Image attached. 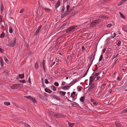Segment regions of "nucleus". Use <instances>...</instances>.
<instances>
[{"instance_id": "24", "label": "nucleus", "mask_w": 127, "mask_h": 127, "mask_svg": "<svg viewBox=\"0 0 127 127\" xmlns=\"http://www.w3.org/2000/svg\"><path fill=\"white\" fill-rule=\"evenodd\" d=\"M119 13L120 14L121 17L125 19V16L121 12H119Z\"/></svg>"}, {"instance_id": "9", "label": "nucleus", "mask_w": 127, "mask_h": 127, "mask_svg": "<svg viewBox=\"0 0 127 127\" xmlns=\"http://www.w3.org/2000/svg\"><path fill=\"white\" fill-rule=\"evenodd\" d=\"M42 27L41 25H40L38 28L36 30V31L35 33L34 34L35 35H36L39 32V31Z\"/></svg>"}, {"instance_id": "50", "label": "nucleus", "mask_w": 127, "mask_h": 127, "mask_svg": "<svg viewBox=\"0 0 127 127\" xmlns=\"http://www.w3.org/2000/svg\"><path fill=\"white\" fill-rule=\"evenodd\" d=\"M112 37H111V38H114L116 35V33H114Z\"/></svg>"}, {"instance_id": "8", "label": "nucleus", "mask_w": 127, "mask_h": 127, "mask_svg": "<svg viewBox=\"0 0 127 127\" xmlns=\"http://www.w3.org/2000/svg\"><path fill=\"white\" fill-rule=\"evenodd\" d=\"M95 86L94 85V84H92L88 89V91L90 92L91 91H92L93 89L95 87Z\"/></svg>"}, {"instance_id": "48", "label": "nucleus", "mask_w": 127, "mask_h": 127, "mask_svg": "<svg viewBox=\"0 0 127 127\" xmlns=\"http://www.w3.org/2000/svg\"><path fill=\"white\" fill-rule=\"evenodd\" d=\"M98 103L97 102H94L93 104L95 106H96L98 104Z\"/></svg>"}, {"instance_id": "46", "label": "nucleus", "mask_w": 127, "mask_h": 127, "mask_svg": "<svg viewBox=\"0 0 127 127\" xmlns=\"http://www.w3.org/2000/svg\"><path fill=\"white\" fill-rule=\"evenodd\" d=\"M45 83L46 84H48L49 83L48 80L47 79H45Z\"/></svg>"}, {"instance_id": "15", "label": "nucleus", "mask_w": 127, "mask_h": 127, "mask_svg": "<svg viewBox=\"0 0 127 127\" xmlns=\"http://www.w3.org/2000/svg\"><path fill=\"white\" fill-rule=\"evenodd\" d=\"M69 126L70 127H73V126L74 125L75 123H71L68 122Z\"/></svg>"}, {"instance_id": "33", "label": "nucleus", "mask_w": 127, "mask_h": 127, "mask_svg": "<svg viewBox=\"0 0 127 127\" xmlns=\"http://www.w3.org/2000/svg\"><path fill=\"white\" fill-rule=\"evenodd\" d=\"M112 26V24H108L106 25V27L108 28L110 27H111Z\"/></svg>"}, {"instance_id": "21", "label": "nucleus", "mask_w": 127, "mask_h": 127, "mask_svg": "<svg viewBox=\"0 0 127 127\" xmlns=\"http://www.w3.org/2000/svg\"><path fill=\"white\" fill-rule=\"evenodd\" d=\"M99 17L101 19H104L106 18V16L104 15H100Z\"/></svg>"}, {"instance_id": "30", "label": "nucleus", "mask_w": 127, "mask_h": 127, "mask_svg": "<svg viewBox=\"0 0 127 127\" xmlns=\"http://www.w3.org/2000/svg\"><path fill=\"white\" fill-rule=\"evenodd\" d=\"M31 100L34 103H35L36 102V100L35 98L32 97Z\"/></svg>"}, {"instance_id": "40", "label": "nucleus", "mask_w": 127, "mask_h": 127, "mask_svg": "<svg viewBox=\"0 0 127 127\" xmlns=\"http://www.w3.org/2000/svg\"><path fill=\"white\" fill-rule=\"evenodd\" d=\"M103 55L102 54L100 58H99V62H100V61L101 60H102V57H103Z\"/></svg>"}, {"instance_id": "12", "label": "nucleus", "mask_w": 127, "mask_h": 127, "mask_svg": "<svg viewBox=\"0 0 127 127\" xmlns=\"http://www.w3.org/2000/svg\"><path fill=\"white\" fill-rule=\"evenodd\" d=\"M95 77H94V76H91L89 80L90 82H93L95 80Z\"/></svg>"}, {"instance_id": "62", "label": "nucleus", "mask_w": 127, "mask_h": 127, "mask_svg": "<svg viewBox=\"0 0 127 127\" xmlns=\"http://www.w3.org/2000/svg\"><path fill=\"white\" fill-rule=\"evenodd\" d=\"M3 49L2 48H0V52H3Z\"/></svg>"}, {"instance_id": "64", "label": "nucleus", "mask_w": 127, "mask_h": 127, "mask_svg": "<svg viewBox=\"0 0 127 127\" xmlns=\"http://www.w3.org/2000/svg\"><path fill=\"white\" fill-rule=\"evenodd\" d=\"M117 79L119 81L120 80H121V79L120 78V77H118L117 78Z\"/></svg>"}, {"instance_id": "3", "label": "nucleus", "mask_w": 127, "mask_h": 127, "mask_svg": "<svg viewBox=\"0 0 127 127\" xmlns=\"http://www.w3.org/2000/svg\"><path fill=\"white\" fill-rule=\"evenodd\" d=\"M53 115L56 118H64L66 117L65 115L59 113H54Z\"/></svg>"}, {"instance_id": "43", "label": "nucleus", "mask_w": 127, "mask_h": 127, "mask_svg": "<svg viewBox=\"0 0 127 127\" xmlns=\"http://www.w3.org/2000/svg\"><path fill=\"white\" fill-rule=\"evenodd\" d=\"M54 84L56 86H58L59 85V83L57 82H55Z\"/></svg>"}, {"instance_id": "17", "label": "nucleus", "mask_w": 127, "mask_h": 127, "mask_svg": "<svg viewBox=\"0 0 127 127\" xmlns=\"http://www.w3.org/2000/svg\"><path fill=\"white\" fill-rule=\"evenodd\" d=\"M127 0H121L119 3L118 4V5H120L121 4H122L124 3L126 1H127Z\"/></svg>"}, {"instance_id": "36", "label": "nucleus", "mask_w": 127, "mask_h": 127, "mask_svg": "<svg viewBox=\"0 0 127 127\" xmlns=\"http://www.w3.org/2000/svg\"><path fill=\"white\" fill-rule=\"evenodd\" d=\"M45 61L44 60H43V61L42 63V64H43V67H44V66H45Z\"/></svg>"}, {"instance_id": "23", "label": "nucleus", "mask_w": 127, "mask_h": 127, "mask_svg": "<svg viewBox=\"0 0 127 127\" xmlns=\"http://www.w3.org/2000/svg\"><path fill=\"white\" fill-rule=\"evenodd\" d=\"M45 90L46 92L47 93H51V91L50 89L47 88H45Z\"/></svg>"}, {"instance_id": "28", "label": "nucleus", "mask_w": 127, "mask_h": 127, "mask_svg": "<svg viewBox=\"0 0 127 127\" xmlns=\"http://www.w3.org/2000/svg\"><path fill=\"white\" fill-rule=\"evenodd\" d=\"M9 32L10 33H11L13 32L12 28L11 27H9Z\"/></svg>"}, {"instance_id": "25", "label": "nucleus", "mask_w": 127, "mask_h": 127, "mask_svg": "<svg viewBox=\"0 0 127 127\" xmlns=\"http://www.w3.org/2000/svg\"><path fill=\"white\" fill-rule=\"evenodd\" d=\"M67 25V24L65 23L61 27V29H63L64 28H65V26Z\"/></svg>"}, {"instance_id": "32", "label": "nucleus", "mask_w": 127, "mask_h": 127, "mask_svg": "<svg viewBox=\"0 0 127 127\" xmlns=\"http://www.w3.org/2000/svg\"><path fill=\"white\" fill-rule=\"evenodd\" d=\"M70 7V6H69V5H67V7H66V9H67V11L69 12V8Z\"/></svg>"}, {"instance_id": "60", "label": "nucleus", "mask_w": 127, "mask_h": 127, "mask_svg": "<svg viewBox=\"0 0 127 127\" xmlns=\"http://www.w3.org/2000/svg\"><path fill=\"white\" fill-rule=\"evenodd\" d=\"M87 74V71H86V72L84 74L83 76V77H85Z\"/></svg>"}, {"instance_id": "47", "label": "nucleus", "mask_w": 127, "mask_h": 127, "mask_svg": "<svg viewBox=\"0 0 127 127\" xmlns=\"http://www.w3.org/2000/svg\"><path fill=\"white\" fill-rule=\"evenodd\" d=\"M43 78H41V80H42V86H43V87H44V86L45 85H44V84L43 83Z\"/></svg>"}, {"instance_id": "52", "label": "nucleus", "mask_w": 127, "mask_h": 127, "mask_svg": "<svg viewBox=\"0 0 127 127\" xmlns=\"http://www.w3.org/2000/svg\"><path fill=\"white\" fill-rule=\"evenodd\" d=\"M121 41H119L117 43V45H118V46H119L120 44V43H121Z\"/></svg>"}, {"instance_id": "63", "label": "nucleus", "mask_w": 127, "mask_h": 127, "mask_svg": "<svg viewBox=\"0 0 127 127\" xmlns=\"http://www.w3.org/2000/svg\"><path fill=\"white\" fill-rule=\"evenodd\" d=\"M55 61H54L52 63V64H51V65L52 66V65H54V64H55Z\"/></svg>"}, {"instance_id": "31", "label": "nucleus", "mask_w": 127, "mask_h": 127, "mask_svg": "<svg viewBox=\"0 0 127 127\" xmlns=\"http://www.w3.org/2000/svg\"><path fill=\"white\" fill-rule=\"evenodd\" d=\"M5 33L4 32H2L1 33L0 35V37L1 38H3L4 37Z\"/></svg>"}, {"instance_id": "51", "label": "nucleus", "mask_w": 127, "mask_h": 127, "mask_svg": "<svg viewBox=\"0 0 127 127\" xmlns=\"http://www.w3.org/2000/svg\"><path fill=\"white\" fill-rule=\"evenodd\" d=\"M64 9H65L64 7V6H63L62 8V9L61 10V11L63 12L64 11Z\"/></svg>"}, {"instance_id": "53", "label": "nucleus", "mask_w": 127, "mask_h": 127, "mask_svg": "<svg viewBox=\"0 0 127 127\" xmlns=\"http://www.w3.org/2000/svg\"><path fill=\"white\" fill-rule=\"evenodd\" d=\"M106 50V49L105 48H104V49H103L102 51V52L103 53H104L105 52V51Z\"/></svg>"}, {"instance_id": "18", "label": "nucleus", "mask_w": 127, "mask_h": 127, "mask_svg": "<svg viewBox=\"0 0 127 127\" xmlns=\"http://www.w3.org/2000/svg\"><path fill=\"white\" fill-rule=\"evenodd\" d=\"M75 92L73 91L72 93L70 95V97H71L72 98H74L75 96Z\"/></svg>"}, {"instance_id": "37", "label": "nucleus", "mask_w": 127, "mask_h": 127, "mask_svg": "<svg viewBox=\"0 0 127 127\" xmlns=\"http://www.w3.org/2000/svg\"><path fill=\"white\" fill-rule=\"evenodd\" d=\"M82 88L81 86H78L77 87V89H78V91H81V88Z\"/></svg>"}, {"instance_id": "59", "label": "nucleus", "mask_w": 127, "mask_h": 127, "mask_svg": "<svg viewBox=\"0 0 127 127\" xmlns=\"http://www.w3.org/2000/svg\"><path fill=\"white\" fill-rule=\"evenodd\" d=\"M82 50L84 51L85 50V47L84 46H82Z\"/></svg>"}, {"instance_id": "56", "label": "nucleus", "mask_w": 127, "mask_h": 127, "mask_svg": "<svg viewBox=\"0 0 127 127\" xmlns=\"http://www.w3.org/2000/svg\"><path fill=\"white\" fill-rule=\"evenodd\" d=\"M106 84L105 83H103L102 85L101 86V87H103V86H106Z\"/></svg>"}, {"instance_id": "20", "label": "nucleus", "mask_w": 127, "mask_h": 127, "mask_svg": "<svg viewBox=\"0 0 127 127\" xmlns=\"http://www.w3.org/2000/svg\"><path fill=\"white\" fill-rule=\"evenodd\" d=\"M85 98V97L84 96L81 97L80 98V101L82 102H84Z\"/></svg>"}, {"instance_id": "4", "label": "nucleus", "mask_w": 127, "mask_h": 127, "mask_svg": "<svg viewBox=\"0 0 127 127\" xmlns=\"http://www.w3.org/2000/svg\"><path fill=\"white\" fill-rule=\"evenodd\" d=\"M77 27L76 26H72L67 29L66 30V32L68 33Z\"/></svg>"}, {"instance_id": "14", "label": "nucleus", "mask_w": 127, "mask_h": 127, "mask_svg": "<svg viewBox=\"0 0 127 127\" xmlns=\"http://www.w3.org/2000/svg\"><path fill=\"white\" fill-rule=\"evenodd\" d=\"M66 93V92L64 91H61L59 92V94L61 95L62 96L64 95Z\"/></svg>"}, {"instance_id": "55", "label": "nucleus", "mask_w": 127, "mask_h": 127, "mask_svg": "<svg viewBox=\"0 0 127 127\" xmlns=\"http://www.w3.org/2000/svg\"><path fill=\"white\" fill-rule=\"evenodd\" d=\"M99 74L98 73H95V77H96V76H98Z\"/></svg>"}, {"instance_id": "35", "label": "nucleus", "mask_w": 127, "mask_h": 127, "mask_svg": "<svg viewBox=\"0 0 127 127\" xmlns=\"http://www.w3.org/2000/svg\"><path fill=\"white\" fill-rule=\"evenodd\" d=\"M25 98H27L28 99L31 100L32 98V97L30 96H24Z\"/></svg>"}, {"instance_id": "41", "label": "nucleus", "mask_w": 127, "mask_h": 127, "mask_svg": "<svg viewBox=\"0 0 127 127\" xmlns=\"http://www.w3.org/2000/svg\"><path fill=\"white\" fill-rule=\"evenodd\" d=\"M4 105H10V103L9 102H5L4 103Z\"/></svg>"}, {"instance_id": "61", "label": "nucleus", "mask_w": 127, "mask_h": 127, "mask_svg": "<svg viewBox=\"0 0 127 127\" xmlns=\"http://www.w3.org/2000/svg\"><path fill=\"white\" fill-rule=\"evenodd\" d=\"M100 76H98L96 78V80H98L100 78Z\"/></svg>"}, {"instance_id": "13", "label": "nucleus", "mask_w": 127, "mask_h": 127, "mask_svg": "<svg viewBox=\"0 0 127 127\" xmlns=\"http://www.w3.org/2000/svg\"><path fill=\"white\" fill-rule=\"evenodd\" d=\"M70 86H64L62 87V89H63L66 90L68 89L70 87Z\"/></svg>"}, {"instance_id": "58", "label": "nucleus", "mask_w": 127, "mask_h": 127, "mask_svg": "<svg viewBox=\"0 0 127 127\" xmlns=\"http://www.w3.org/2000/svg\"><path fill=\"white\" fill-rule=\"evenodd\" d=\"M28 82H29V83L30 84L31 83V80L30 79V78H29L28 80Z\"/></svg>"}, {"instance_id": "49", "label": "nucleus", "mask_w": 127, "mask_h": 127, "mask_svg": "<svg viewBox=\"0 0 127 127\" xmlns=\"http://www.w3.org/2000/svg\"><path fill=\"white\" fill-rule=\"evenodd\" d=\"M126 112H127V111H126V109H123L122 111V113H125Z\"/></svg>"}, {"instance_id": "6", "label": "nucleus", "mask_w": 127, "mask_h": 127, "mask_svg": "<svg viewBox=\"0 0 127 127\" xmlns=\"http://www.w3.org/2000/svg\"><path fill=\"white\" fill-rule=\"evenodd\" d=\"M69 12L66 11L64 13H63L61 15V17L62 18H64L65 16H66Z\"/></svg>"}, {"instance_id": "26", "label": "nucleus", "mask_w": 127, "mask_h": 127, "mask_svg": "<svg viewBox=\"0 0 127 127\" xmlns=\"http://www.w3.org/2000/svg\"><path fill=\"white\" fill-rule=\"evenodd\" d=\"M51 88H52L53 91H55L56 90V88L54 86H51Z\"/></svg>"}, {"instance_id": "57", "label": "nucleus", "mask_w": 127, "mask_h": 127, "mask_svg": "<svg viewBox=\"0 0 127 127\" xmlns=\"http://www.w3.org/2000/svg\"><path fill=\"white\" fill-rule=\"evenodd\" d=\"M53 59H54V58L53 57L52 58V57H51L50 58V59L51 60V62H53Z\"/></svg>"}, {"instance_id": "38", "label": "nucleus", "mask_w": 127, "mask_h": 127, "mask_svg": "<svg viewBox=\"0 0 127 127\" xmlns=\"http://www.w3.org/2000/svg\"><path fill=\"white\" fill-rule=\"evenodd\" d=\"M1 12H2L3 11V6L2 3L1 6Z\"/></svg>"}, {"instance_id": "39", "label": "nucleus", "mask_w": 127, "mask_h": 127, "mask_svg": "<svg viewBox=\"0 0 127 127\" xmlns=\"http://www.w3.org/2000/svg\"><path fill=\"white\" fill-rule=\"evenodd\" d=\"M38 66V64L37 63H36L35 64L34 67L35 68H37Z\"/></svg>"}, {"instance_id": "10", "label": "nucleus", "mask_w": 127, "mask_h": 127, "mask_svg": "<svg viewBox=\"0 0 127 127\" xmlns=\"http://www.w3.org/2000/svg\"><path fill=\"white\" fill-rule=\"evenodd\" d=\"M60 5V1L59 0L56 3L55 6L56 8L58 7Z\"/></svg>"}, {"instance_id": "42", "label": "nucleus", "mask_w": 127, "mask_h": 127, "mask_svg": "<svg viewBox=\"0 0 127 127\" xmlns=\"http://www.w3.org/2000/svg\"><path fill=\"white\" fill-rule=\"evenodd\" d=\"M44 10L47 12H49L50 11V9L49 8H45L44 9Z\"/></svg>"}, {"instance_id": "7", "label": "nucleus", "mask_w": 127, "mask_h": 127, "mask_svg": "<svg viewBox=\"0 0 127 127\" xmlns=\"http://www.w3.org/2000/svg\"><path fill=\"white\" fill-rule=\"evenodd\" d=\"M50 95L51 97H53L54 98L56 99V100H60V99L58 96L53 94H52L51 95Z\"/></svg>"}, {"instance_id": "11", "label": "nucleus", "mask_w": 127, "mask_h": 127, "mask_svg": "<svg viewBox=\"0 0 127 127\" xmlns=\"http://www.w3.org/2000/svg\"><path fill=\"white\" fill-rule=\"evenodd\" d=\"M115 124L116 126L118 127H123V126L120 123L118 122H116Z\"/></svg>"}, {"instance_id": "2", "label": "nucleus", "mask_w": 127, "mask_h": 127, "mask_svg": "<svg viewBox=\"0 0 127 127\" xmlns=\"http://www.w3.org/2000/svg\"><path fill=\"white\" fill-rule=\"evenodd\" d=\"M100 21V19L96 20H94L90 24V26L92 27H93L95 26V25L99 24Z\"/></svg>"}, {"instance_id": "27", "label": "nucleus", "mask_w": 127, "mask_h": 127, "mask_svg": "<svg viewBox=\"0 0 127 127\" xmlns=\"http://www.w3.org/2000/svg\"><path fill=\"white\" fill-rule=\"evenodd\" d=\"M4 59L5 61V62L6 63H8L9 62V61H8V60L7 58L5 56L4 57Z\"/></svg>"}, {"instance_id": "44", "label": "nucleus", "mask_w": 127, "mask_h": 127, "mask_svg": "<svg viewBox=\"0 0 127 127\" xmlns=\"http://www.w3.org/2000/svg\"><path fill=\"white\" fill-rule=\"evenodd\" d=\"M74 7H71L70 9H69V13L70 12L74 9Z\"/></svg>"}, {"instance_id": "5", "label": "nucleus", "mask_w": 127, "mask_h": 127, "mask_svg": "<svg viewBox=\"0 0 127 127\" xmlns=\"http://www.w3.org/2000/svg\"><path fill=\"white\" fill-rule=\"evenodd\" d=\"M22 84H16L13 85L11 86V88L13 89H15L18 87L19 86Z\"/></svg>"}, {"instance_id": "1", "label": "nucleus", "mask_w": 127, "mask_h": 127, "mask_svg": "<svg viewBox=\"0 0 127 127\" xmlns=\"http://www.w3.org/2000/svg\"><path fill=\"white\" fill-rule=\"evenodd\" d=\"M17 38L15 37L10 43H9L6 44V45L9 47H13L15 45L16 42Z\"/></svg>"}, {"instance_id": "29", "label": "nucleus", "mask_w": 127, "mask_h": 127, "mask_svg": "<svg viewBox=\"0 0 127 127\" xmlns=\"http://www.w3.org/2000/svg\"><path fill=\"white\" fill-rule=\"evenodd\" d=\"M19 76L20 78H23L24 77V75L23 74H20Z\"/></svg>"}, {"instance_id": "19", "label": "nucleus", "mask_w": 127, "mask_h": 127, "mask_svg": "<svg viewBox=\"0 0 127 127\" xmlns=\"http://www.w3.org/2000/svg\"><path fill=\"white\" fill-rule=\"evenodd\" d=\"M22 124L24 125L25 127H31L28 124L25 123H23Z\"/></svg>"}, {"instance_id": "16", "label": "nucleus", "mask_w": 127, "mask_h": 127, "mask_svg": "<svg viewBox=\"0 0 127 127\" xmlns=\"http://www.w3.org/2000/svg\"><path fill=\"white\" fill-rule=\"evenodd\" d=\"M77 81V79H75L74 80H73L71 83L69 84H71L73 85Z\"/></svg>"}, {"instance_id": "45", "label": "nucleus", "mask_w": 127, "mask_h": 127, "mask_svg": "<svg viewBox=\"0 0 127 127\" xmlns=\"http://www.w3.org/2000/svg\"><path fill=\"white\" fill-rule=\"evenodd\" d=\"M25 10V9L24 8H22L20 11V13H22Z\"/></svg>"}, {"instance_id": "22", "label": "nucleus", "mask_w": 127, "mask_h": 127, "mask_svg": "<svg viewBox=\"0 0 127 127\" xmlns=\"http://www.w3.org/2000/svg\"><path fill=\"white\" fill-rule=\"evenodd\" d=\"M0 63L2 67L3 66V60L1 57H0Z\"/></svg>"}, {"instance_id": "54", "label": "nucleus", "mask_w": 127, "mask_h": 127, "mask_svg": "<svg viewBox=\"0 0 127 127\" xmlns=\"http://www.w3.org/2000/svg\"><path fill=\"white\" fill-rule=\"evenodd\" d=\"M65 83V82L64 81H63L62 83V85L63 86L64 85Z\"/></svg>"}, {"instance_id": "34", "label": "nucleus", "mask_w": 127, "mask_h": 127, "mask_svg": "<svg viewBox=\"0 0 127 127\" xmlns=\"http://www.w3.org/2000/svg\"><path fill=\"white\" fill-rule=\"evenodd\" d=\"M19 81L23 83H26V81L25 80L23 79V80H19Z\"/></svg>"}]
</instances>
